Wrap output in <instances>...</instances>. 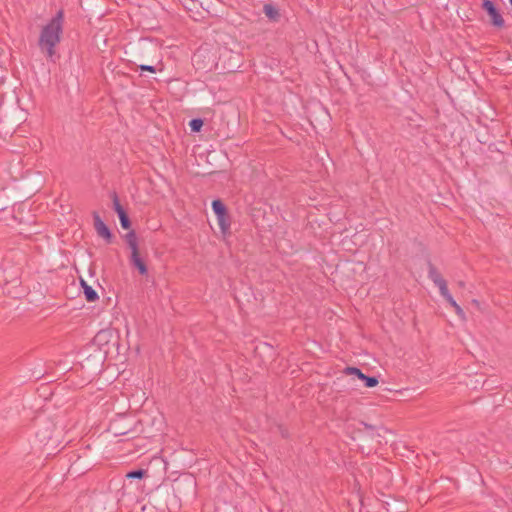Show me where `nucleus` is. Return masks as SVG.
Wrapping results in <instances>:
<instances>
[{
	"label": "nucleus",
	"instance_id": "1",
	"mask_svg": "<svg viewBox=\"0 0 512 512\" xmlns=\"http://www.w3.org/2000/svg\"><path fill=\"white\" fill-rule=\"evenodd\" d=\"M63 20L64 12L59 10L40 32L38 46L48 58L56 54L55 47L60 43L63 33Z\"/></svg>",
	"mask_w": 512,
	"mask_h": 512
},
{
	"label": "nucleus",
	"instance_id": "2",
	"mask_svg": "<svg viewBox=\"0 0 512 512\" xmlns=\"http://www.w3.org/2000/svg\"><path fill=\"white\" fill-rule=\"evenodd\" d=\"M124 240L131 250V254L129 257V263L132 268L136 269L141 276H145L148 274V267L145 261V258L142 256L139 244L138 237L134 230H130L128 233L124 235Z\"/></svg>",
	"mask_w": 512,
	"mask_h": 512
},
{
	"label": "nucleus",
	"instance_id": "3",
	"mask_svg": "<svg viewBox=\"0 0 512 512\" xmlns=\"http://www.w3.org/2000/svg\"><path fill=\"white\" fill-rule=\"evenodd\" d=\"M135 58L139 62L156 63L157 59H161L158 45L152 40H141L137 46Z\"/></svg>",
	"mask_w": 512,
	"mask_h": 512
},
{
	"label": "nucleus",
	"instance_id": "4",
	"mask_svg": "<svg viewBox=\"0 0 512 512\" xmlns=\"http://www.w3.org/2000/svg\"><path fill=\"white\" fill-rule=\"evenodd\" d=\"M482 9L486 11L490 17V24L497 29H502L505 26V21L500 11L491 0H483Z\"/></svg>",
	"mask_w": 512,
	"mask_h": 512
},
{
	"label": "nucleus",
	"instance_id": "5",
	"mask_svg": "<svg viewBox=\"0 0 512 512\" xmlns=\"http://www.w3.org/2000/svg\"><path fill=\"white\" fill-rule=\"evenodd\" d=\"M428 277L439 288L441 296L448 294L449 290L446 280L431 262L428 263Z\"/></svg>",
	"mask_w": 512,
	"mask_h": 512
},
{
	"label": "nucleus",
	"instance_id": "6",
	"mask_svg": "<svg viewBox=\"0 0 512 512\" xmlns=\"http://www.w3.org/2000/svg\"><path fill=\"white\" fill-rule=\"evenodd\" d=\"M343 373L346 375H355L358 379L364 382V385L368 388H372L378 385V378L375 376H368L362 373V371L357 367L348 366L344 368Z\"/></svg>",
	"mask_w": 512,
	"mask_h": 512
},
{
	"label": "nucleus",
	"instance_id": "7",
	"mask_svg": "<svg viewBox=\"0 0 512 512\" xmlns=\"http://www.w3.org/2000/svg\"><path fill=\"white\" fill-rule=\"evenodd\" d=\"M94 228L99 237H102L108 244L112 242L113 234L108 226L103 222L98 212H93Z\"/></svg>",
	"mask_w": 512,
	"mask_h": 512
},
{
	"label": "nucleus",
	"instance_id": "8",
	"mask_svg": "<svg viewBox=\"0 0 512 512\" xmlns=\"http://www.w3.org/2000/svg\"><path fill=\"white\" fill-rule=\"evenodd\" d=\"M111 197H112V202H113V208L119 217L121 227L123 229H129L131 227V221H130V218H129L127 212L124 210V208L120 204L117 193L113 192Z\"/></svg>",
	"mask_w": 512,
	"mask_h": 512
},
{
	"label": "nucleus",
	"instance_id": "9",
	"mask_svg": "<svg viewBox=\"0 0 512 512\" xmlns=\"http://www.w3.org/2000/svg\"><path fill=\"white\" fill-rule=\"evenodd\" d=\"M10 257L11 259L16 258L18 260V267L15 269V271H13L12 275L6 276L5 280L6 282H15L18 281V279L20 278L22 264L25 261V255L21 252H15L11 253Z\"/></svg>",
	"mask_w": 512,
	"mask_h": 512
},
{
	"label": "nucleus",
	"instance_id": "10",
	"mask_svg": "<svg viewBox=\"0 0 512 512\" xmlns=\"http://www.w3.org/2000/svg\"><path fill=\"white\" fill-rule=\"evenodd\" d=\"M137 67L141 70V72H150L156 73L157 71H162L164 69V64L162 59H157L154 64H138Z\"/></svg>",
	"mask_w": 512,
	"mask_h": 512
},
{
	"label": "nucleus",
	"instance_id": "11",
	"mask_svg": "<svg viewBox=\"0 0 512 512\" xmlns=\"http://www.w3.org/2000/svg\"><path fill=\"white\" fill-rule=\"evenodd\" d=\"M218 225L220 227L221 232L226 235L230 233V216L228 211H226V215L217 216Z\"/></svg>",
	"mask_w": 512,
	"mask_h": 512
},
{
	"label": "nucleus",
	"instance_id": "12",
	"mask_svg": "<svg viewBox=\"0 0 512 512\" xmlns=\"http://www.w3.org/2000/svg\"><path fill=\"white\" fill-rule=\"evenodd\" d=\"M81 286L83 288L85 299L88 302H94L98 299L97 292L91 286H89L84 280H81Z\"/></svg>",
	"mask_w": 512,
	"mask_h": 512
},
{
	"label": "nucleus",
	"instance_id": "13",
	"mask_svg": "<svg viewBox=\"0 0 512 512\" xmlns=\"http://www.w3.org/2000/svg\"><path fill=\"white\" fill-rule=\"evenodd\" d=\"M442 297L454 308L455 313L461 319L464 320L466 318L464 310L460 307V305L457 304L450 292H448V294H444Z\"/></svg>",
	"mask_w": 512,
	"mask_h": 512
},
{
	"label": "nucleus",
	"instance_id": "14",
	"mask_svg": "<svg viewBox=\"0 0 512 512\" xmlns=\"http://www.w3.org/2000/svg\"><path fill=\"white\" fill-rule=\"evenodd\" d=\"M212 209L216 216L226 215L227 208L220 199L212 201Z\"/></svg>",
	"mask_w": 512,
	"mask_h": 512
},
{
	"label": "nucleus",
	"instance_id": "15",
	"mask_svg": "<svg viewBox=\"0 0 512 512\" xmlns=\"http://www.w3.org/2000/svg\"><path fill=\"white\" fill-rule=\"evenodd\" d=\"M147 475V470L145 469H136L129 471L126 474L127 479H142Z\"/></svg>",
	"mask_w": 512,
	"mask_h": 512
},
{
	"label": "nucleus",
	"instance_id": "16",
	"mask_svg": "<svg viewBox=\"0 0 512 512\" xmlns=\"http://www.w3.org/2000/svg\"><path fill=\"white\" fill-rule=\"evenodd\" d=\"M263 11L265 15L270 19H275L279 15L277 9L271 4H265Z\"/></svg>",
	"mask_w": 512,
	"mask_h": 512
},
{
	"label": "nucleus",
	"instance_id": "17",
	"mask_svg": "<svg viewBox=\"0 0 512 512\" xmlns=\"http://www.w3.org/2000/svg\"><path fill=\"white\" fill-rule=\"evenodd\" d=\"M203 125L204 122L201 118H195L189 122V126L193 132H200Z\"/></svg>",
	"mask_w": 512,
	"mask_h": 512
},
{
	"label": "nucleus",
	"instance_id": "18",
	"mask_svg": "<svg viewBox=\"0 0 512 512\" xmlns=\"http://www.w3.org/2000/svg\"><path fill=\"white\" fill-rule=\"evenodd\" d=\"M110 430L114 433L115 436L126 435L129 432V430H123L122 428L117 427L116 423L111 424Z\"/></svg>",
	"mask_w": 512,
	"mask_h": 512
},
{
	"label": "nucleus",
	"instance_id": "19",
	"mask_svg": "<svg viewBox=\"0 0 512 512\" xmlns=\"http://www.w3.org/2000/svg\"><path fill=\"white\" fill-rule=\"evenodd\" d=\"M202 56H203V55H202V52H201V51H197L196 53H194L193 58H192V61H193L196 65H198V64H199V60H200V58H201Z\"/></svg>",
	"mask_w": 512,
	"mask_h": 512
},
{
	"label": "nucleus",
	"instance_id": "20",
	"mask_svg": "<svg viewBox=\"0 0 512 512\" xmlns=\"http://www.w3.org/2000/svg\"><path fill=\"white\" fill-rule=\"evenodd\" d=\"M457 285H458V287H459V288H461V289H464V288H465V286H466V285H465V282H464V281H462V280L458 281V282H457Z\"/></svg>",
	"mask_w": 512,
	"mask_h": 512
},
{
	"label": "nucleus",
	"instance_id": "21",
	"mask_svg": "<svg viewBox=\"0 0 512 512\" xmlns=\"http://www.w3.org/2000/svg\"><path fill=\"white\" fill-rule=\"evenodd\" d=\"M367 429H373L372 425L364 424Z\"/></svg>",
	"mask_w": 512,
	"mask_h": 512
},
{
	"label": "nucleus",
	"instance_id": "22",
	"mask_svg": "<svg viewBox=\"0 0 512 512\" xmlns=\"http://www.w3.org/2000/svg\"><path fill=\"white\" fill-rule=\"evenodd\" d=\"M473 303H474V305H477L478 301L477 300H473Z\"/></svg>",
	"mask_w": 512,
	"mask_h": 512
},
{
	"label": "nucleus",
	"instance_id": "23",
	"mask_svg": "<svg viewBox=\"0 0 512 512\" xmlns=\"http://www.w3.org/2000/svg\"><path fill=\"white\" fill-rule=\"evenodd\" d=\"M509 2H510V4H511V6H512V0H509Z\"/></svg>",
	"mask_w": 512,
	"mask_h": 512
}]
</instances>
